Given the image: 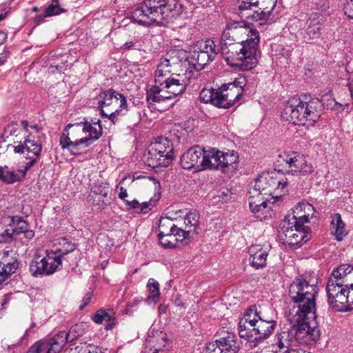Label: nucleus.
Segmentation results:
<instances>
[{
	"instance_id": "32",
	"label": "nucleus",
	"mask_w": 353,
	"mask_h": 353,
	"mask_svg": "<svg viewBox=\"0 0 353 353\" xmlns=\"http://www.w3.org/2000/svg\"><path fill=\"white\" fill-rule=\"evenodd\" d=\"M163 85L154 84L146 92V101L148 104L161 103L170 100V95L161 94L163 91Z\"/></svg>"
},
{
	"instance_id": "28",
	"label": "nucleus",
	"mask_w": 353,
	"mask_h": 353,
	"mask_svg": "<svg viewBox=\"0 0 353 353\" xmlns=\"http://www.w3.org/2000/svg\"><path fill=\"white\" fill-rule=\"evenodd\" d=\"M28 171L23 169H19L17 172L9 170L8 166H0V180L7 184H12L21 181L26 176Z\"/></svg>"
},
{
	"instance_id": "9",
	"label": "nucleus",
	"mask_w": 353,
	"mask_h": 353,
	"mask_svg": "<svg viewBox=\"0 0 353 353\" xmlns=\"http://www.w3.org/2000/svg\"><path fill=\"white\" fill-rule=\"evenodd\" d=\"M211 160L210 170H221L223 173H234L239 164V154L234 150L221 151L216 148L209 150Z\"/></svg>"
},
{
	"instance_id": "14",
	"label": "nucleus",
	"mask_w": 353,
	"mask_h": 353,
	"mask_svg": "<svg viewBox=\"0 0 353 353\" xmlns=\"http://www.w3.org/2000/svg\"><path fill=\"white\" fill-rule=\"evenodd\" d=\"M75 126H82V132L88 134V136L83 138L90 145L99 140L103 135L102 124L99 119L94 118L88 121V118L83 117L79 122L67 124V129H70Z\"/></svg>"
},
{
	"instance_id": "22",
	"label": "nucleus",
	"mask_w": 353,
	"mask_h": 353,
	"mask_svg": "<svg viewBox=\"0 0 353 353\" xmlns=\"http://www.w3.org/2000/svg\"><path fill=\"white\" fill-rule=\"evenodd\" d=\"M263 178L259 179L254 185V187L249 191V206L250 209L252 208H256L260 205L268 203V199L265 198L263 195L269 193L267 191V188L263 185Z\"/></svg>"
},
{
	"instance_id": "25",
	"label": "nucleus",
	"mask_w": 353,
	"mask_h": 353,
	"mask_svg": "<svg viewBox=\"0 0 353 353\" xmlns=\"http://www.w3.org/2000/svg\"><path fill=\"white\" fill-rule=\"evenodd\" d=\"M250 254L249 261L251 266L256 270L263 268L266 266L268 252L258 245H252L248 249Z\"/></svg>"
},
{
	"instance_id": "19",
	"label": "nucleus",
	"mask_w": 353,
	"mask_h": 353,
	"mask_svg": "<svg viewBox=\"0 0 353 353\" xmlns=\"http://www.w3.org/2000/svg\"><path fill=\"white\" fill-rule=\"evenodd\" d=\"M283 243L288 244L290 248L296 249V247H301L304 243L309 240V233L305 231L303 228L287 230L286 233L279 234Z\"/></svg>"
},
{
	"instance_id": "48",
	"label": "nucleus",
	"mask_w": 353,
	"mask_h": 353,
	"mask_svg": "<svg viewBox=\"0 0 353 353\" xmlns=\"http://www.w3.org/2000/svg\"><path fill=\"white\" fill-rule=\"evenodd\" d=\"M321 103L322 104L321 106V113L323 112V110L324 108L327 109H335L336 108V106H341V104L338 103L334 98H333L330 94H325L322 97L321 100H319Z\"/></svg>"
},
{
	"instance_id": "56",
	"label": "nucleus",
	"mask_w": 353,
	"mask_h": 353,
	"mask_svg": "<svg viewBox=\"0 0 353 353\" xmlns=\"http://www.w3.org/2000/svg\"><path fill=\"white\" fill-rule=\"evenodd\" d=\"M230 85H234L236 90H240L239 91L243 94L244 87L246 85V79L245 77H239L236 78L234 81L232 83H228Z\"/></svg>"
},
{
	"instance_id": "45",
	"label": "nucleus",
	"mask_w": 353,
	"mask_h": 353,
	"mask_svg": "<svg viewBox=\"0 0 353 353\" xmlns=\"http://www.w3.org/2000/svg\"><path fill=\"white\" fill-rule=\"evenodd\" d=\"M29 271L34 277H43L46 276L40 263L39 256H34V259L31 261L29 264Z\"/></svg>"
},
{
	"instance_id": "46",
	"label": "nucleus",
	"mask_w": 353,
	"mask_h": 353,
	"mask_svg": "<svg viewBox=\"0 0 353 353\" xmlns=\"http://www.w3.org/2000/svg\"><path fill=\"white\" fill-rule=\"evenodd\" d=\"M65 12L66 10L59 6V0H52L44 11L46 15L48 17L59 15Z\"/></svg>"
},
{
	"instance_id": "57",
	"label": "nucleus",
	"mask_w": 353,
	"mask_h": 353,
	"mask_svg": "<svg viewBox=\"0 0 353 353\" xmlns=\"http://www.w3.org/2000/svg\"><path fill=\"white\" fill-rule=\"evenodd\" d=\"M339 266L347 267L345 268L347 270H345V272H344L345 275L343 276V274H341V279L343 280H345V279H346V280H348V283H351L350 281H353V265H351L350 264H341Z\"/></svg>"
},
{
	"instance_id": "20",
	"label": "nucleus",
	"mask_w": 353,
	"mask_h": 353,
	"mask_svg": "<svg viewBox=\"0 0 353 353\" xmlns=\"http://www.w3.org/2000/svg\"><path fill=\"white\" fill-rule=\"evenodd\" d=\"M277 3V0H259L257 10L252 11V21H261L260 24L265 23Z\"/></svg>"
},
{
	"instance_id": "52",
	"label": "nucleus",
	"mask_w": 353,
	"mask_h": 353,
	"mask_svg": "<svg viewBox=\"0 0 353 353\" xmlns=\"http://www.w3.org/2000/svg\"><path fill=\"white\" fill-rule=\"evenodd\" d=\"M118 100H120V104L119 108L116 109V110L118 111L121 114H123V116H125L129 111L126 97L119 92Z\"/></svg>"
},
{
	"instance_id": "13",
	"label": "nucleus",
	"mask_w": 353,
	"mask_h": 353,
	"mask_svg": "<svg viewBox=\"0 0 353 353\" xmlns=\"http://www.w3.org/2000/svg\"><path fill=\"white\" fill-rule=\"evenodd\" d=\"M178 53L179 54V57H181V61L184 59L185 61L188 62L190 67L186 70V74H188V78L192 77L190 74L192 73V69L196 72H199L204 69L206 65L212 62L216 58L211 54L201 52L195 50H193L188 55H187L186 52L183 50L179 51Z\"/></svg>"
},
{
	"instance_id": "3",
	"label": "nucleus",
	"mask_w": 353,
	"mask_h": 353,
	"mask_svg": "<svg viewBox=\"0 0 353 353\" xmlns=\"http://www.w3.org/2000/svg\"><path fill=\"white\" fill-rule=\"evenodd\" d=\"M183 6L175 0H143L132 12V21L143 26L162 20L173 21L180 17Z\"/></svg>"
},
{
	"instance_id": "55",
	"label": "nucleus",
	"mask_w": 353,
	"mask_h": 353,
	"mask_svg": "<svg viewBox=\"0 0 353 353\" xmlns=\"http://www.w3.org/2000/svg\"><path fill=\"white\" fill-rule=\"evenodd\" d=\"M138 41L136 38H133L130 41H127L125 42L121 47L120 50L121 51H130L132 50H139L137 47Z\"/></svg>"
},
{
	"instance_id": "7",
	"label": "nucleus",
	"mask_w": 353,
	"mask_h": 353,
	"mask_svg": "<svg viewBox=\"0 0 353 353\" xmlns=\"http://www.w3.org/2000/svg\"><path fill=\"white\" fill-rule=\"evenodd\" d=\"M77 325L70 330L60 331L50 339H43L32 344L26 353H59L67 343L73 341L81 334H74Z\"/></svg>"
},
{
	"instance_id": "21",
	"label": "nucleus",
	"mask_w": 353,
	"mask_h": 353,
	"mask_svg": "<svg viewBox=\"0 0 353 353\" xmlns=\"http://www.w3.org/2000/svg\"><path fill=\"white\" fill-rule=\"evenodd\" d=\"M19 261L16 258L4 254L0 258V285L8 280L19 268Z\"/></svg>"
},
{
	"instance_id": "54",
	"label": "nucleus",
	"mask_w": 353,
	"mask_h": 353,
	"mask_svg": "<svg viewBox=\"0 0 353 353\" xmlns=\"http://www.w3.org/2000/svg\"><path fill=\"white\" fill-rule=\"evenodd\" d=\"M100 115L103 117V118H107L108 119L111 123L112 124H115L116 123L118 122L119 121V117H123V114H121V113H119L118 111H117L116 110L111 112L110 114H108L105 112L104 110H102L101 109V111L100 112Z\"/></svg>"
},
{
	"instance_id": "31",
	"label": "nucleus",
	"mask_w": 353,
	"mask_h": 353,
	"mask_svg": "<svg viewBox=\"0 0 353 353\" xmlns=\"http://www.w3.org/2000/svg\"><path fill=\"white\" fill-rule=\"evenodd\" d=\"M292 212L301 219V223L309 222V219L314 212L312 205L305 201L299 202L292 209Z\"/></svg>"
},
{
	"instance_id": "47",
	"label": "nucleus",
	"mask_w": 353,
	"mask_h": 353,
	"mask_svg": "<svg viewBox=\"0 0 353 353\" xmlns=\"http://www.w3.org/2000/svg\"><path fill=\"white\" fill-rule=\"evenodd\" d=\"M290 334L289 331H282L277 333L276 336V344L280 349L290 347Z\"/></svg>"
},
{
	"instance_id": "6",
	"label": "nucleus",
	"mask_w": 353,
	"mask_h": 353,
	"mask_svg": "<svg viewBox=\"0 0 353 353\" xmlns=\"http://www.w3.org/2000/svg\"><path fill=\"white\" fill-rule=\"evenodd\" d=\"M173 159V144L163 137H158L152 142L144 154L145 163L152 168L166 167Z\"/></svg>"
},
{
	"instance_id": "40",
	"label": "nucleus",
	"mask_w": 353,
	"mask_h": 353,
	"mask_svg": "<svg viewBox=\"0 0 353 353\" xmlns=\"http://www.w3.org/2000/svg\"><path fill=\"white\" fill-rule=\"evenodd\" d=\"M61 248H57L52 252L60 259V262L62 263L63 257L68 254L72 252L77 249V245L72 241H68L66 238H63L59 241Z\"/></svg>"
},
{
	"instance_id": "15",
	"label": "nucleus",
	"mask_w": 353,
	"mask_h": 353,
	"mask_svg": "<svg viewBox=\"0 0 353 353\" xmlns=\"http://www.w3.org/2000/svg\"><path fill=\"white\" fill-rule=\"evenodd\" d=\"M207 349L208 353H238L240 345L236 335L228 332L225 336L210 343Z\"/></svg>"
},
{
	"instance_id": "38",
	"label": "nucleus",
	"mask_w": 353,
	"mask_h": 353,
	"mask_svg": "<svg viewBox=\"0 0 353 353\" xmlns=\"http://www.w3.org/2000/svg\"><path fill=\"white\" fill-rule=\"evenodd\" d=\"M199 99L201 101L205 103H211L215 107L219 108V90L214 88H203L199 94Z\"/></svg>"
},
{
	"instance_id": "8",
	"label": "nucleus",
	"mask_w": 353,
	"mask_h": 353,
	"mask_svg": "<svg viewBox=\"0 0 353 353\" xmlns=\"http://www.w3.org/2000/svg\"><path fill=\"white\" fill-rule=\"evenodd\" d=\"M15 153L23 154L28 160L25 163V171H28L33 167L41 157L42 144L39 140H36L31 133L25 134L20 140H14L12 145Z\"/></svg>"
},
{
	"instance_id": "41",
	"label": "nucleus",
	"mask_w": 353,
	"mask_h": 353,
	"mask_svg": "<svg viewBox=\"0 0 353 353\" xmlns=\"http://www.w3.org/2000/svg\"><path fill=\"white\" fill-rule=\"evenodd\" d=\"M147 289L148 296H147L146 301L148 303H157L160 298V285L159 282L154 279H150L147 283Z\"/></svg>"
},
{
	"instance_id": "44",
	"label": "nucleus",
	"mask_w": 353,
	"mask_h": 353,
	"mask_svg": "<svg viewBox=\"0 0 353 353\" xmlns=\"http://www.w3.org/2000/svg\"><path fill=\"white\" fill-rule=\"evenodd\" d=\"M9 225H13V230L17 235L21 234L28 226V223L19 216H10V223Z\"/></svg>"
},
{
	"instance_id": "27",
	"label": "nucleus",
	"mask_w": 353,
	"mask_h": 353,
	"mask_svg": "<svg viewBox=\"0 0 353 353\" xmlns=\"http://www.w3.org/2000/svg\"><path fill=\"white\" fill-rule=\"evenodd\" d=\"M162 88L167 89V93L172 99L185 92L186 83L184 81H181L174 77H170L164 79Z\"/></svg>"
},
{
	"instance_id": "36",
	"label": "nucleus",
	"mask_w": 353,
	"mask_h": 353,
	"mask_svg": "<svg viewBox=\"0 0 353 353\" xmlns=\"http://www.w3.org/2000/svg\"><path fill=\"white\" fill-rule=\"evenodd\" d=\"M304 223H301V219H298L296 215L292 212V215L285 216L284 220L281 223V230L279 234L286 233L287 230L303 228Z\"/></svg>"
},
{
	"instance_id": "33",
	"label": "nucleus",
	"mask_w": 353,
	"mask_h": 353,
	"mask_svg": "<svg viewBox=\"0 0 353 353\" xmlns=\"http://www.w3.org/2000/svg\"><path fill=\"white\" fill-rule=\"evenodd\" d=\"M171 63L170 59L161 58L154 72V83L159 85H163V81L171 72Z\"/></svg>"
},
{
	"instance_id": "39",
	"label": "nucleus",
	"mask_w": 353,
	"mask_h": 353,
	"mask_svg": "<svg viewBox=\"0 0 353 353\" xmlns=\"http://www.w3.org/2000/svg\"><path fill=\"white\" fill-rule=\"evenodd\" d=\"M199 214L196 210H191L186 214L184 218L185 228L190 230V233H199Z\"/></svg>"
},
{
	"instance_id": "30",
	"label": "nucleus",
	"mask_w": 353,
	"mask_h": 353,
	"mask_svg": "<svg viewBox=\"0 0 353 353\" xmlns=\"http://www.w3.org/2000/svg\"><path fill=\"white\" fill-rule=\"evenodd\" d=\"M40 263L46 276L53 274L62 265L60 259L52 251L48 252L44 257H40Z\"/></svg>"
},
{
	"instance_id": "35",
	"label": "nucleus",
	"mask_w": 353,
	"mask_h": 353,
	"mask_svg": "<svg viewBox=\"0 0 353 353\" xmlns=\"http://www.w3.org/2000/svg\"><path fill=\"white\" fill-rule=\"evenodd\" d=\"M193 49L201 52H205L216 57L219 53V48L216 47L214 41L211 39H201L194 43Z\"/></svg>"
},
{
	"instance_id": "26",
	"label": "nucleus",
	"mask_w": 353,
	"mask_h": 353,
	"mask_svg": "<svg viewBox=\"0 0 353 353\" xmlns=\"http://www.w3.org/2000/svg\"><path fill=\"white\" fill-rule=\"evenodd\" d=\"M324 19L319 13L313 12L309 17L307 24L306 33L310 39H317L321 34Z\"/></svg>"
},
{
	"instance_id": "58",
	"label": "nucleus",
	"mask_w": 353,
	"mask_h": 353,
	"mask_svg": "<svg viewBox=\"0 0 353 353\" xmlns=\"http://www.w3.org/2000/svg\"><path fill=\"white\" fill-rule=\"evenodd\" d=\"M347 292L348 299L347 311H350L353 310V283H349Z\"/></svg>"
},
{
	"instance_id": "64",
	"label": "nucleus",
	"mask_w": 353,
	"mask_h": 353,
	"mask_svg": "<svg viewBox=\"0 0 353 353\" xmlns=\"http://www.w3.org/2000/svg\"><path fill=\"white\" fill-rule=\"evenodd\" d=\"M117 188L119 189V194H118L119 198L121 200H122L124 202V203H125V201H128L126 199V198L128 197L127 190L125 188L122 187V186L119 187V185H117Z\"/></svg>"
},
{
	"instance_id": "4",
	"label": "nucleus",
	"mask_w": 353,
	"mask_h": 353,
	"mask_svg": "<svg viewBox=\"0 0 353 353\" xmlns=\"http://www.w3.org/2000/svg\"><path fill=\"white\" fill-rule=\"evenodd\" d=\"M322 104L319 99L305 94L289 99L282 112V117L294 125H314L321 115Z\"/></svg>"
},
{
	"instance_id": "12",
	"label": "nucleus",
	"mask_w": 353,
	"mask_h": 353,
	"mask_svg": "<svg viewBox=\"0 0 353 353\" xmlns=\"http://www.w3.org/2000/svg\"><path fill=\"white\" fill-rule=\"evenodd\" d=\"M276 324L277 322L273 317H268L261 314L256 325L250 330L252 338L254 336L253 340L250 341L251 345L256 346L259 343L268 339L275 330Z\"/></svg>"
},
{
	"instance_id": "10",
	"label": "nucleus",
	"mask_w": 353,
	"mask_h": 353,
	"mask_svg": "<svg viewBox=\"0 0 353 353\" xmlns=\"http://www.w3.org/2000/svg\"><path fill=\"white\" fill-rule=\"evenodd\" d=\"M209 152V150L208 151ZM199 145L193 146L185 151L181 157L182 168L190 170L194 168L196 171L210 169L211 160L209 153Z\"/></svg>"
},
{
	"instance_id": "49",
	"label": "nucleus",
	"mask_w": 353,
	"mask_h": 353,
	"mask_svg": "<svg viewBox=\"0 0 353 353\" xmlns=\"http://www.w3.org/2000/svg\"><path fill=\"white\" fill-rule=\"evenodd\" d=\"M310 3L311 10L316 11V13L325 12L330 8L329 0H312Z\"/></svg>"
},
{
	"instance_id": "53",
	"label": "nucleus",
	"mask_w": 353,
	"mask_h": 353,
	"mask_svg": "<svg viewBox=\"0 0 353 353\" xmlns=\"http://www.w3.org/2000/svg\"><path fill=\"white\" fill-rule=\"evenodd\" d=\"M108 189L109 187L107 183L101 182L95 185L93 192L95 194H99L103 197H106L108 194Z\"/></svg>"
},
{
	"instance_id": "60",
	"label": "nucleus",
	"mask_w": 353,
	"mask_h": 353,
	"mask_svg": "<svg viewBox=\"0 0 353 353\" xmlns=\"http://www.w3.org/2000/svg\"><path fill=\"white\" fill-rule=\"evenodd\" d=\"M343 10L345 15L348 18L353 19V0L347 1L344 6Z\"/></svg>"
},
{
	"instance_id": "1",
	"label": "nucleus",
	"mask_w": 353,
	"mask_h": 353,
	"mask_svg": "<svg viewBox=\"0 0 353 353\" xmlns=\"http://www.w3.org/2000/svg\"><path fill=\"white\" fill-rule=\"evenodd\" d=\"M288 292L292 303L297 306L295 323L292 327L295 339L305 345L316 342L321 336L316 315L317 279L312 274H299L293 279Z\"/></svg>"
},
{
	"instance_id": "34",
	"label": "nucleus",
	"mask_w": 353,
	"mask_h": 353,
	"mask_svg": "<svg viewBox=\"0 0 353 353\" xmlns=\"http://www.w3.org/2000/svg\"><path fill=\"white\" fill-rule=\"evenodd\" d=\"M259 0H237V13L241 17L252 21L251 11L257 8Z\"/></svg>"
},
{
	"instance_id": "23",
	"label": "nucleus",
	"mask_w": 353,
	"mask_h": 353,
	"mask_svg": "<svg viewBox=\"0 0 353 353\" xmlns=\"http://www.w3.org/2000/svg\"><path fill=\"white\" fill-rule=\"evenodd\" d=\"M92 320L97 324H101L103 322L106 323L104 325L105 330H111L117 324V318L116 312L113 309H99L96 311Z\"/></svg>"
},
{
	"instance_id": "43",
	"label": "nucleus",
	"mask_w": 353,
	"mask_h": 353,
	"mask_svg": "<svg viewBox=\"0 0 353 353\" xmlns=\"http://www.w3.org/2000/svg\"><path fill=\"white\" fill-rule=\"evenodd\" d=\"M250 211L254 214V216L259 220H265L272 217V210L268 203L260 205L256 208H250Z\"/></svg>"
},
{
	"instance_id": "2",
	"label": "nucleus",
	"mask_w": 353,
	"mask_h": 353,
	"mask_svg": "<svg viewBox=\"0 0 353 353\" xmlns=\"http://www.w3.org/2000/svg\"><path fill=\"white\" fill-rule=\"evenodd\" d=\"M260 37L256 29H250L248 39L241 43L233 42L230 39L221 38L219 52L227 63L240 70L253 69L257 64V53L259 50Z\"/></svg>"
},
{
	"instance_id": "61",
	"label": "nucleus",
	"mask_w": 353,
	"mask_h": 353,
	"mask_svg": "<svg viewBox=\"0 0 353 353\" xmlns=\"http://www.w3.org/2000/svg\"><path fill=\"white\" fill-rule=\"evenodd\" d=\"M125 205L127 210H134L136 212H138L140 207V203L137 199H134L132 201L128 200L125 201Z\"/></svg>"
},
{
	"instance_id": "62",
	"label": "nucleus",
	"mask_w": 353,
	"mask_h": 353,
	"mask_svg": "<svg viewBox=\"0 0 353 353\" xmlns=\"http://www.w3.org/2000/svg\"><path fill=\"white\" fill-rule=\"evenodd\" d=\"M92 296H93L92 291H90L84 295V296L82 299V303H81V305H79L80 310H83L90 303Z\"/></svg>"
},
{
	"instance_id": "5",
	"label": "nucleus",
	"mask_w": 353,
	"mask_h": 353,
	"mask_svg": "<svg viewBox=\"0 0 353 353\" xmlns=\"http://www.w3.org/2000/svg\"><path fill=\"white\" fill-rule=\"evenodd\" d=\"M345 266H338L334 269L329 278L326 292L327 294V303L336 311H347L348 299L347 296L348 280L341 279L345 275Z\"/></svg>"
},
{
	"instance_id": "37",
	"label": "nucleus",
	"mask_w": 353,
	"mask_h": 353,
	"mask_svg": "<svg viewBox=\"0 0 353 353\" xmlns=\"http://www.w3.org/2000/svg\"><path fill=\"white\" fill-rule=\"evenodd\" d=\"M172 223V220L166 219L164 220H160L159 228L163 229V227L167 224ZM168 232L165 233L164 230H160L158 234V239L160 245L164 248H174L176 247V243H174V239L170 238L168 236Z\"/></svg>"
},
{
	"instance_id": "11",
	"label": "nucleus",
	"mask_w": 353,
	"mask_h": 353,
	"mask_svg": "<svg viewBox=\"0 0 353 353\" xmlns=\"http://www.w3.org/2000/svg\"><path fill=\"white\" fill-rule=\"evenodd\" d=\"M280 157L288 165L287 173L298 176H308L314 172L312 164L306 156L296 152H283Z\"/></svg>"
},
{
	"instance_id": "16",
	"label": "nucleus",
	"mask_w": 353,
	"mask_h": 353,
	"mask_svg": "<svg viewBox=\"0 0 353 353\" xmlns=\"http://www.w3.org/2000/svg\"><path fill=\"white\" fill-rule=\"evenodd\" d=\"M261 312L257 310L256 305L250 306L244 313L243 319L239 323V334L241 338L251 341L252 333L250 330L256 325L258 319H260Z\"/></svg>"
},
{
	"instance_id": "17",
	"label": "nucleus",
	"mask_w": 353,
	"mask_h": 353,
	"mask_svg": "<svg viewBox=\"0 0 353 353\" xmlns=\"http://www.w3.org/2000/svg\"><path fill=\"white\" fill-rule=\"evenodd\" d=\"M69 135V129H67L66 125L60 137L59 141L61 148L68 150L72 156H79L83 149L91 145L83 137L72 141Z\"/></svg>"
},
{
	"instance_id": "29",
	"label": "nucleus",
	"mask_w": 353,
	"mask_h": 353,
	"mask_svg": "<svg viewBox=\"0 0 353 353\" xmlns=\"http://www.w3.org/2000/svg\"><path fill=\"white\" fill-rule=\"evenodd\" d=\"M119 92L112 88L102 90L97 97L100 112L104 108L114 106L118 101Z\"/></svg>"
},
{
	"instance_id": "51",
	"label": "nucleus",
	"mask_w": 353,
	"mask_h": 353,
	"mask_svg": "<svg viewBox=\"0 0 353 353\" xmlns=\"http://www.w3.org/2000/svg\"><path fill=\"white\" fill-rule=\"evenodd\" d=\"M19 128L18 127L17 123H11L10 124H8L4 129V134L6 135V137L8 136H14L15 139L14 140H19L18 138L19 132Z\"/></svg>"
},
{
	"instance_id": "59",
	"label": "nucleus",
	"mask_w": 353,
	"mask_h": 353,
	"mask_svg": "<svg viewBox=\"0 0 353 353\" xmlns=\"http://www.w3.org/2000/svg\"><path fill=\"white\" fill-rule=\"evenodd\" d=\"M154 205L155 203H153L152 199H150V201L148 202H143L142 203H140V207L139 208L137 212L146 213L151 210L152 207H154Z\"/></svg>"
},
{
	"instance_id": "50",
	"label": "nucleus",
	"mask_w": 353,
	"mask_h": 353,
	"mask_svg": "<svg viewBox=\"0 0 353 353\" xmlns=\"http://www.w3.org/2000/svg\"><path fill=\"white\" fill-rule=\"evenodd\" d=\"M16 235L17 234L13 228H7L0 234V243H6L12 242L14 239V236Z\"/></svg>"
},
{
	"instance_id": "63",
	"label": "nucleus",
	"mask_w": 353,
	"mask_h": 353,
	"mask_svg": "<svg viewBox=\"0 0 353 353\" xmlns=\"http://www.w3.org/2000/svg\"><path fill=\"white\" fill-rule=\"evenodd\" d=\"M282 353H311V352L303 349V348H301L300 347H288L287 349H285V351L283 352Z\"/></svg>"
},
{
	"instance_id": "18",
	"label": "nucleus",
	"mask_w": 353,
	"mask_h": 353,
	"mask_svg": "<svg viewBox=\"0 0 353 353\" xmlns=\"http://www.w3.org/2000/svg\"><path fill=\"white\" fill-rule=\"evenodd\" d=\"M219 101V108L229 109L239 101L243 95L236 90L234 85H230L228 83L223 84L218 88Z\"/></svg>"
},
{
	"instance_id": "24",
	"label": "nucleus",
	"mask_w": 353,
	"mask_h": 353,
	"mask_svg": "<svg viewBox=\"0 0 353 353\" xmlns=\"http://www.w3.org/2000/svg\"><path fill=\"white\" fill-rule=\"evenodd\" d=\"M330 234L337 241H341L348 234L346 224L343 221L339 213H334L330 216Z\"/></svg>"
},
{
	"instance_id": "42",
	"label": "nucleus",
	"mask_w": 353,
	"mask_h": 353,
	"mask_svg": "<svg viewBox=\"0 0 353 353\" xmlns=\"http://www.w3.org/2000/svg\"><path fill=\"white\" fill-rule=\"evenodd\" d=\"M190 234V230H186L185 228H178L174 224H172L169 230L168 236L174 239V241L177 242L188 239Z\"/></svg>"
}]
</instances>
